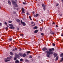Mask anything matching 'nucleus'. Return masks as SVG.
Wrapping results in <instances>:
<instances>
[{"label": "nucleus", "mask_w": 63, "mask_h": 63, "mask_svg": "<svg viewBox=\"0 0 63 63\" xmlns=\"http://www.w3.org/2000/svg\"><path fill=\"white\" fill-rule=\"evenodd\" d=\"M49 51H47L45 52V53H47L46 54V56L47 57H49L50 58L51 57V55L53 54V51H53L54 50V49L53 48H51V49H49Z\"/></svg>", "instance_id": "1"}, {"label": "nucleus", "mask_w": 63, "mask_h": 63, "mask_svg": "<svg viewBox=\"0 0 63 63\" xmlns=\"http://www.w3.org/2000/svg\"><path fill=\"white\" fill-rule=\"evenodd\" d=\"M9 28H10L11 29H15V27H14V26L12 24H10L9 25Z\"/></svg>", "instance_id": "2"}, {"label": "nucleus", "mask_w": 63, "mask_h": 63, "mask_svg": "<svg viewBox=\"0 0 63 63\" xmlns=\"http://www.w3.org/2000/svg\"><path fill=\"white\" fill-rule=\"evenodd\" d=\"M11 2H12V3L13 4L14 6H15V7H17L18 6H17V4H16V2H15L14 1V0H11Z\"/></svg>", "instance_id": "3"}, {"label": "nucleus", "mask_w": 63, "mask_h": 63, "mask_svg": "<svg viewBox=\"0 0 63 63\" xmlns=\"http://www.w3.org/2000/svg\"><path fill=\"white\" fill-rule=\"evenodd\" d=\"M21 24L22 25H23V26H25V25H26V24H25V23L24 22H22V21L21 20Z\"/></svg>", "instance_id": "4"}, {"label": "nucleus", "mask_w": 63, "mask_h": 63, "mask_svg": "<svg viewBox=\"0 0 63 63\" xmlns=\"http://www.w3.org/2000/svg\"><path fill=\"white\" fill-rule=\"evenodd\" d=\"M4 61L5 62H8V61H10V60H8L7 58H5L4 59Z\"/></svg>", "instance_id": "5"}, {"label": "nucleus", "mask_w": 63, "mask_h": 63, "mask_svg": "<svg viewBox=\"0 0 63 63\" xmlns=\"http://www.w3.org/2000/svg\"><path fill=\"white\" fill-rule=\"evenodd\" d=\"M34 16L35 17H38V16H39V14H36V15H34Z\"/></svg>", "instance_id": "6"}, {"label": "nucleus", "mask_w": 63, "mask_h": 63, "mask_svg": "<svg viewBox=\"0 0 63 63\" xmlns=\"http://www.w3.org/2000/svg\"><path fill=\"white\" fill-rule=\"evenodd\" d=\"M47 50V49L46 47H44L42 49L43 51H45V50Z\"/></svg>", "instance_id": "7"}, {"label": "nucleus", "mask_w": 63, "mask_h": 63, "mask_svg": "<svg viewBox=\"0 0 63 63\" xmlns=\"http://www.w3.org/2000/svg\"><path fill=\"white\" fill-rule=\"evenodd\" d=\"M22 13H23L24 14V13H25V12H24V9H23V8H22Z\"/></svg>", "instance_id": "8"}, {"label": "nucleus", "mask_w": 63, "mask_h": 63, "mask_svg": "<svg viewBox=\"0 0 63 63\" xmlns=\"http://www.w3.org/2000/svg\"><path fill=\"white\" fill-rule=\"evenodd\" d=\"M38 31H39V30H35L34 31V33H37L38 32Z\"/></svg>", "instance_id": "9"}, {"label": "nucleus", "mask_w": 63, "mask_h": 63, "mask_svg": "<svg viewBox=\"0 0 63 63\" xmlns=\"http://www.w3.org/2000/svg\"><path fill=\"white\" fill-rule=\"evenodd\" d=\"M15 63H19V61H18V60H17L15 61Z\"/></svg>", "instance_id": "10"}, {"label": "nucleus", "mask_w": 63, "mask_h": 63, "mask_svg": "<svg viewBox=\"0 0 63 63\" xmlns=\"http://www.w3.org/2000/svg\"><path fill=\"white\" fill-rule=\"evenodd\" d=\"M23 57H25L26 56V54L25 53L22 55Z\"/></svg>", "instance_id": "11"}, {"label": "nucleus", "mask_w": 63, "mask_h": 63, "mask_svg": "<svg viewBox=\"0 0 63 63\" xmlns=\"http://www.w3.org/2000/svg\"><path fill=\"white\" fill-rule=\"evenodd\" d=\"M33 29H38V27L37 26H35L33 28Z\"/></svg>", "instance_id": "12"}, {"label": "nucleus", "mask_w": 63, "mask_h": 63, "mask_svg": "<svg viewBox=\"0 0 63 63\" xmlns=\"http://www.w3.org/2000/svg\"><path fill=\"white\" fill-rule=\"evenodd\" d=\"M42 7H43V8H46V5H45V4H42Z\"/></svg>", "instance_id": "13"}, {"label": "nucleus", "mask_w": 63, "mask_h": 63, "mask_svg": "<svg viewBox=\"0 0 63 63\" xmlns=\"http://www.w3.org/2000/svg\"><path fill=\"white\" fill-rule=\"evenodd\" d=\"M10 53L11 55H14V53H12V52H10Z\"/></svg>", "instance_id": "14"}, {"label": "nucleus", "mask_w": 63, "mask_h": 63, "mask_svg": "<svg viewBox=\"0 0 63 63\" xmlns=\"http://www.w3.org/2000/svg\"><path fill=\"white\" fill-rule=\"evenodd\" d=\"M50 33H51V34H54L55 33L51 31V32H50Z\"/></svg>", "instance_id": "15"}, {"label": "nucleus", "mask_w": 63, "mask_h": 63, "mask_svg": "<svg viewBox=\"0 0 63 63\" xmlns=\"http://www.w3.org/2000/svg\"><path fill=\"white\" fill-rule=\"evenodd\" d=\"M8 2L9 4V5H11V1H10V0H8Z\"/></svg>", "instance_id": "16"}, {"label": "nucleus", "mask_w": 63, "mask_h": 63, "mask_svg": "<svg viewBox=\"0 0 63 63\" xmlns=\"http://www.w3.org/2000/svg\"><path fill=\"white\" fill-rule=\"evenodd\" d=\"M60 56L61 57H63V53L60 55Z\"/></svg>", "instance_id": "17"}, {"label": "nucleus", "mask_w": 63, "mask_h": 63, "mask_svg": "<svg viewBox=\"0 0 63 63\" xmlns=\"http://www.w3.org/2000/svg\"><path fill=\"white\" fill-rule=\"evenodd\" d=\"M16 21L18 22H20V20L19 19H17L16 20Z\"/></svg>", "instance_id": "18"}, {"label": "nucleus", "mask_w": 63, "mask_h": 63, "mask_svg": "<svg viewBox=\"0 0 63 63\" xmlns=\"http://www.w3.org/2000/svg\"><path fill=\"white\" fill-rule=\"evenodd\" d=\"M63 61V57L62 58L61 60H60V62H62Z\"/></svg>", "instance_id": "19"}, {"label": "nucleus", "mask_w": 63, "mask_h": 63, "mask_svg": "<svg viewBox=\"0 0 63 63\" xmlns=\"http://www.w3.org/2000/svg\"><path fill=\"white\" fill-rule=\"evenodd\" d=\"M20 61L21 62H22V61H23V59H20Z\"/></svg>", "instance_id": "20"}, {"label": "nucleus", "mask_w": 63, "mask_h": 63, "mask_svg": "<svg viewBox=\"0 0 63 63\" xmlns=\"http://www.w3.org/2000/svg\"><path fill=\"white\" fill-rule=\"evenodd\" d=\"M58 56L57 57L56 59V60H58Z\"/></svg>", "instance_id": "21"}, {"label": "nucleus", "mask_w": 63, "mask_h": 63, "mask_svg": "<svg viewBox=\"0 0 63 63\" xmlns=\"http://www.w3.org/2000/svg\"><path fill=\"white\" fill-rule=\"evenodd\" d=\"M31 52L30 51H27V53H30Z\"/></svg>", "instance_id": "22"}, {"label": "nucleus", "mask_w": 63, "mask_h": 63, "mask_svg": "<svg viewBox=\"0 0 63 63\" xmlns=\"http://www.w3.org/2000/svg\"><path fill=\"white\" fill-rule=\"evenodd\" d=\"M54 56L55 57H56V56H57V54H55Z\"/></svg>", "instance_id": "23"}, {"label": "nucleus", "mask_w": 63, "mask_h": 63, "mask_svg": "<svg viewBox=\"0 0 63 63\" xmlns=\"http://www.w3.org/2000/svg\"><path fill=\"white\" fill-rule=\"evenodd\" d=\"M9 41H11L12 40V39L11 38H10L9 39Z\"/></svg>", "instance_id": "24"}, {"label": "nucleus", "mask_w": 63, "mask_h": 63, "mask_svg": "<svg viewBox=\"0 0 63 63\" xmlns=\"http://www.w3.org/2000/svg\"><path fill=\"white\" fill-rule=\"evenodd\" d=\"M19 55L20 56H21V57H22V54L21 53H19Z\"/></svg>", "instance_id": "25"}, {"label": "nucleus", "mask_w": 63, "mask_h": 63, "mask_svg": "<svg viewBox=\"0 0 63 63\" xmlns=\"http://www.w3.org/2000/svg\"><path fill=\"white\" fill-rule=\"evenodd\" d=\"M7 59H9V60H10V59H11V58H10L9 57H8L7 58Z\"/></svg>", "instance_id": "26"}, {"label": "nucleus", "mask_w": 63, "mask_h": 63, "mask_svg": "<svg viewBox=\"0 0 63 63\" xmlns=\"http://www.w3.org/2000/svg\"><path fill=\"white\" fill-rule=\"evenodd\" d=\"M29 17L30 20H32V19H31V17L30 16H29Z\"/></svg>", "instance_id": "27"}, {"label": "nucleus", "mask_w": 63, "mask_h": 63, "mask_svg": "<svg viewBox=\"0 0 63 63\" xmlns=\"http://www.w3.org/2000/svg\"><path fill=\"white\" fill-rule=\"evenodd\" d=\"M12 21H9V23H12Z\"/></svg>", "instance_id": "28"}, {"label": "nucleus", "mask_w": 63, "mask_h": 63, "mask_svg": "<svg viewBox=\"0 0 63 63\" xmlns=\"http://www.w3.org/2000/svg\"><path fill=\"white\" fill-rule=\"evenodd\" d=\"M27 15L28 16H29V15H30V14H29V13H27Z\"/></svg>", "instance_id": "29"}, {"label": "nucleus", "mask_w": 63, "mask_h": 63, "mask_svg": "<svg viewBox=\"0 0 63 63\" xmlns=\"http://www.w3.org/2000/svg\"><path fill=\"white\" fill-rule=\"evenodd\" d=\"M5 29H6V30H8V27H6L5 28Z\"/></svg>", "instance_id": "30"}, {"label": "nucleus", "mask_w": 63, "mask_h": 63, "mask_svg": "<svg viewBox=\"0 0 63 63\" xmlns=\"http://www.w3.org/2000/svg\"><path fill=\"white\" fill-rule=\"evenodd\" d=\"M14 59L15 60H16V57L14 58Z\"/></svg>", "instance_id": "31"}, {"label": "nucleus", "mask_w": 63, "mask_h": 63, "mask_svg": "<svg viewBox=\"0 0 63 63\" xmlns=\"http://www.w3.org/2000/svg\"><path fill=\"white\" fill-rule=\"evenodd\" d=\"M44 33H41V35H44Z\"/></svg>", "instance_id": "32"}, {"label": "nucleus", "mask_w": 63, "mask_h": 63, "mask_svg": "<svg viewBox=\"0 0 63 63\" xmlns=\"http://www.w3.org/2000/svg\"><path fill=\"white\" fill-rule=\"evenodd\" d=\"M33 23H34V22H32L31 23V24H33Z\"/></svg>", "instance_id": "33"}, {"label": "nucleus", "mask_w": 63, "mask_h": 63, "mask_svg": "<svg viewBox=\"0 0 63 63\" xmlns=\"http://www.w3.org/2000/svg\"><path fill=\"white\" fill-rule=\"evenodd\" d=\"M52 45L53 46H55V44L54 43Z\"/></svg>", "instance_id": "34"}, {"label": "nucleus", "mask_w": 63, "mask_h": 63, "mask_svg": "<svg viewBox=\"0 0 63 63\" xmlns=\"http://www.w3.org/2000/svg\"><path fill=\"white\" fill-rule=\"evenodd\" d=\"M10 58H11V59H12V58H13V56H10Z\"/></svg>", "instance_id": "35"}, {"label": "nucleus", "mask_w": 63, "mask_h": 63, "mask_svg": "<svg viewBox=\"0 0 63 63\" xmlns=\"http://www.w3.org/2000/svg\"><path fill=\"white\" fill-rule=\"evenodd\" d=\"M23 4H24V5H25L26 4V3L23 2Z\"/></svg>", "instance_id": "36"}, {"label": "nucleus", "mask_w": 63, "mask_h": 63, "mask_svg": "<svg viewBox=\"0 0 63 63\" xmlns=\"http://www.w3.org/2000/svg\"><path fill=\"white\" fill-rule=\"evenodd\" d=\"M41 28H40V31H42V30H43V29L42 28L41 29Z\"/></svg>", "instance_id": "37"}, {"label": "nucleus", "mask_w": 63, "mask_h": 63, "mask_svg": "<svg viewBox=\"0 0 63 63\" xmlns=\"http://www.w3.org/2000/svg\"><path fill=\"white\" fill-rule=\"evenodd\" d=\"M17 48H15V50H17Z\"/></svg>", "instance_id": "38"}, {"label": "nucleus", "mask_w": 63, "mask_h": 63, "mask_svg": "<svg viewBox=\"0 0 63 63\" xmlns=\"http://www.w3.org/2000/svg\"><path fill=\"white\" fill-rule=\"evenodd\" d=\"M5 25H7V23L6 22H5Z\"/></svg>", "instance_id": "39"}, {"label": "nucleus", "mask_w": 63, "mask_h": 63, "mask_svg": "<svg viewBox=\"0 0 63 63\" xmlns=\"http://www.w3.org/2000/svg\"><path fill=\"white\" fill-rule=\"evenodd\" d=\"M30 58H32V56H30Z\"/></svg>", "instance_id": "40"}, {"label": "nucleus", "mask_w": 63, "mask_h": 63, "mask_svg": "<svg viewBox=\"0 0 63 63\" xmlns=\"http://www.w3.org/2000/svg\"><path fill=\"white\" fill-rule=\"evenodd\" d=\"M2 24L1 23H0V26H1L2 25Z\"/></svg>", "instance_id": "41"}, {"label": "nucleus", "mask_w": 63, "mask_h": 63, "mask_svg": "<svg viewBox=\"0 0 63 63\" xmlns=\"http://www.w3.org/2000/svg\"><path fill=\"white\" fill-rule=\"evenodd\" d=\"M15 50L14 49H13V50H12L13 51H15Z\"/></svg>", "instance_id": "42"}, {"label": "nucleus", "mask_w": 63, "mask_h": 63, "mask_svg": "<svg viewBox=\"0 0 63 63\" xmlns=\"http://www.w3.org/2000/svg\"><path fill=\"white\" fill-rule=\"evenodd\" d=\"M61 36H63V33H62L61 34Z\"/></svg>", "instance_id": "43"}, {"label": "nucleus", "mask_w": 63, "mask_h": 63, "mask_svg": "<svg viewBox=\"0 0 63 63\" xmlns=\"http://www.w3.org/2000/svg\"><path fill=\"white\" fill-rule=\"evenodd\" d=\"M43 9H44V11H45L46 10V8H44Z\"/></svg>", "instance_id": "44"}, {"label": "nucleus", "mask_w": 63, "mask_h": 63, "mask_svg": "<svg viewBox=\"0 0 63 63\" xmlns=\"http://www.w3.org/2000/svg\"><path fill=\"white\" fill-rule=\"evenodd\" d=\"M20 36H23V35L22 34H20Z\"/></svg>", "instance_id": "45"}, {"label": "nucleus", "mask_w": 63, "mask_h": 63, "mask_svg": "<svg viewBox=\"0 0 63 63\" xmlns=\"http://www.w3.org/2000/svg\"><path fill=\"white\" fill-rule=\"evenodd\" d=\"M32 14H35V12H32Z\"/></svg>", "instance_id": "46"}, {"label": "nucleus", "mask_w": 63, "mask_h": 63, "mask_svg": "<svg viewBox=\"0 0 63 63\" xmlns=\"http://www.w3.org/2000/svg\"><path fill=\"white\" fill-rule=\"evenodd\" d=\"M55 24V23L54 22H53L52 23V24Z\"/></svg>", "instance_id": "47"}, {"label": "nucleus", "mask_w": 63, "mask_h": 63, "mask_svg": "<svg viewBox=\"0 0 63 63\" xmlns=\"http://www.w3.org/2000/svg\"><path fill=\"white\" fill-rule=\"evenodd\" d=\"M41 21H42V22H43V20L42 19L41 20Z\"/></svg>", "instance_id": "48"}, {"label": "nucleus", "mask_w": 63, "mask_h": 63, "mask_svg": "<svg viewBox=\"0 0 63 63\" xmlns=\"http://www.w3.org/2000/svg\"><path fill=\"white\" fill-rule=\"evenodd\" d=\"M58 5H59V4H57L56 5V6H58Z\"/></svg>", "instance_id": "49"}, {"label": "nucleus", "mask_w": 63, "mask_h": 63, "mask_svg": "<svg viewBox=\"0 0 63 63\" xmlns=\"http://www.w3.org/2000/svg\"><path fill=\"white\" fill-rule=\"evenodd\" d=\"M35 24H34V25H33L32 26H35Z\"/></svg>", "instance_id": "50"}, {"label": "nucleus", "mask_w": 63, "mask_h": 63, "mask_svg": "<svg viewBox=\"0 0 63 63\" xmlns=\"http://www.w3.org/2000/svg\"><path fill=\"white\" fill-rule=\"evenodd\" d=\"M60 16H62V14H61V15H60Z\"/></svg>", "instance_id": "51"}, {"label": "nucleus", "mask_w": 63, "mask_h": 63, "mask_svg": "<svg viewBox=\"0 0 63 63\" xmlns=\"http://www.w3.org/2000/svg\"><path fill=\"white\" fill-rule=\"evenodd\" d=\"M56 27H58V26H57V25H56Z\"/></svg>", "instance_id": "52"}, {"label": "nucleus", "mask_w": 63, "mask_h": 63, "mask_svg": "<svg viewBox=\"0 0 63 63\" xmlns=\"http://www.w3.org/2000/svg\"><path fill=\"white\" fill-rule=\"evenodd\" d=\"M17 30H18H18H19V28L17 29Z\"/></svg>", "instance_id": "53"}, {"label": "nucleus", "mask_w": 63, "mask_h": 63, "mask_svg": "<svg viewBox=\"0 0 63 63\" xmlns=\"http://www.w3.org/2000/svg\"><path fill=\"white\" fill-rule=\"evenodd\" d=\"M38 6H40V4H38Z\"/></svg>", "instance_id": "54"}, {"label": "nucleus", "mask_w": 63, "mask_h": 63, "mask_svg": "<svg viewBox=\"0 0 63 63\" xmlns=\"http://www.w3.org/2000/svg\"><path fill=\"white\" fill-rule=\"evenodd\" d=\"M19 25H21V24L20 23H19Z\"/></svg>", "instance_id": "55"}, {"label": "nucleus", "mask_w": 63, "mask_h": 63, "mask_svg": "<svg viewBox=\"0 0 63 63\" xmlns=\"http://www.w3.org/2000/svg\"><path fill=\"white\" fill-rule=\"evenodd\" d=\"M20 50H21V49H20Z\"/></svg>", "instance_id": "56"}, {"label": "nucleus", "mask_w": 63, "mask_h": 63, "mask_svg": "<svg viewBox=\"0 0 63 63\" xmlns=\"http://www.w3.org/2000/svg\"><path fill=\"white\" fill-rule=\"evenodd\" d=\"M13 14H15V13H14V12H13Z\"/></svg>", "instance_id": "57"}, {"label": "nucleus", "mask_w": 63, "mask_h": 63, "mask_svg": "<svg viewBox=\"0 0 63 63\" xmlns=\"http://www.w3.org/2000/svg\"><path fill=\"white\" fill-rule=\"evenodd\" d=\"M7 27H9V26H7Z\"/></svg>", "instance_id": "58"}, {"label": "nucleus", "mask_w": 63, "mask_h": 63, "mask_svg": "<svg viewBox=\"0 0 63 63\" xmlns=\"http://www.w3.org/2000/svg\"><path fill=\"white\" fill-rule=\"evenodd\" d=\"M1 8V6H0V9Z\"/></svg>", "instance_id": "59"}, {"label": "nucleus", "mask_w": 63, "mask_h": 63, "mask_svg": "<svg viewBox=\"0 0 63 63\" xmlns=\"http://www.w3.org/2000/svg\"><path fill=\"white\" fill-rule=\"evenodd\" d=\"M27 60V61H28V60Z\"/></svg>", "instance_id": "60"}, {"label": "nucleus", "mask_w": 63, "mask_h": 63, "mask_svg": "<svg viewBox=\"0 0 63 63\" xmlns=\"http://www.w3.org/2000/svg\"><path fill=\"white\" fill-rule=\"evenodd\" d=\"M37 0H36V1H37Z\"/></svg>", "instance_id": "61"}]
</instances>
